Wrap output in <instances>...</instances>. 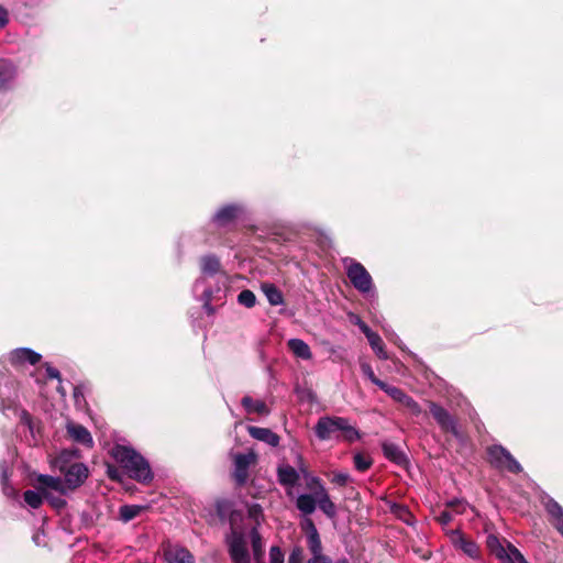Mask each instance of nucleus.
Returning <instances> with one entry per match:
<instances>
[{"mask_svg": "<svg viewBox=\"0 0 563 563\" xmlns=\"http://www.w3.org/2000/svg\"><path fill=\"white\" fill-rule=\"evenodd\" d=\"M525 563H529V562L527 561V562H525Z\"/></svg>", "mask_w": 563, "mask_h": 563, "instance_id": "62", "label": "nucleus"}, {"mask_svg": "<svg viewBox=\"0 0 563 563\" xmlns=\"http://www.w3.org/2000/svg\"><path fill=\"white\" fill-rule=\"evenodd\" d=\"M362 332L364 333V335L366 336L367 340L369 339L371 335H375L376 334L374 331H372L369 329V327L367 324L362 327Z\"/></svg>", "mask_w": 563, "mask_h": 563, "instance_id": "55", "label": "nucleus"}, {"mask_svg": "<svg viewBox=\"0 0 563 563\" xmlns=\"http://www.w3.org/2000/svg\"><path fill=\"white\" fill-rule=\"evenodd\" d=\"M202 294L207 298V300L210 299V297H211V290L210 289H205Z\"/></svg>", "mask_w": 563, "mask_h": 563, "instance_id": "57", "label": "nucleus"}, {"mask_svg": "<svg viewBox=\"0 0 563 563\" xmlns=\"http://www.w3.org/2000/svg\"><path fill=\"white\" fill-rule=\"evenodd\" d=\"M200 269L205 276H214L221 271L220 258L214 254H206L200 257Z\"/></svg>", "mask_w": 563, "mask_h": 563, "instance_id": "22", "label": "nucleus"}, {"mask_svg": "<svg viewBox=\"0 0 563 563\" xmlns=\"http://www.w3.org/2000/svg\"><path fill=\"white\" fill-rule=\"evenodd\" d=\"M249 433L252 438L265 442L271 446L279 444V437L271 429L261 427H249Z\"/></svg>", "mask_w": 563, "mask_h": 563, "instance_id": "20", "label": "nucleus"}, {"mask_svg": "<svg viewBox=\"0 0 563 563\" xmlns=\"http://www.w3.org/2000/svg\"><path fill=\"white\" fill-rule=\"evenodd\" d=\"M305 562V553L303 549L300 547H294L288 556V563H303Z\"/></svg>", "mask_w": 563, "mask_h": 563, "instance_id": "41", "label": "nucleus"}, {"mask_svg": "<svg viewBox=\"0 0 563 563\" xmlns=\"http://www.w3.org/2000/svg\"><path fill=\"white\" fill-rule=\"evenodd\" d=\"M33 541H34L37 545H41V538H40V534H34V536H33Z\"/></svg>", "mask_w": 563, "mask_h": 563, "instance_id": "58", "label": "nucleus"}, {"mask_svg": "<svg viewBox=\"0 0 563 563\" xmlns=\"http://www.w3.org/2000/svg\"><path fill=\"white\" fill-rule=\"evenodd\" d=\"M44 492L26 490L24 492V501L33 509H37L44 500Z\"/></svg>", "mask_w": 563, "mask_h": 563, "instance_id": "34", "label": "nucleus"}, {"mask_svg": "<svg viewBox=\"0 0 563 563\" xmlns=\"http://www.w3.org/2000/svg\"><path fill=\"white\" fill-rule=\"evenodd\" d=\"M18 75L15 64L7 58H0V91H7L13 87Z\"/></svg>", "mask_w": 563, "mask_h": 563, "instance_id": "14", "label": "nucleus"}, {"mask_svg": "<svg viewBox=\"0 0 563 563\" xmlns=\"http://www.w3.org/2000/svg\"><path fill=\"white\" fill-rule=\"evenodd\" d=\"M307 563H332V560L325 555V554H322V555H314V556H311Z\"/></svg>", "mask_w": 563, "mask_h": 563, "instance_id": "49", "label": "nucleus"}, {"mask_svg": "<svg viewBox=\"0 0 563 563\" xmlns=\"http://www.w3.org/2000/svg\"><path fill=\"white\" fill-rule=\"evenodd\" d=\"M250 539H251L253 554H254V559H255L256 563H263V555H264L263 541H262V537L256 528H252V530L250 531Z\"/></svg>", "mask_w": 563, "mask_h": 563, "instance_id": "28", "label": "nucleus"}, {"mask_svg": "<svg viewBox=\"0 0 563 563\" xmlns=\"http://www.w3.org/2000/svg\"><path fill=\"white\" fill-rule=\"evenodd\" d=\"M107 474L111 479H120V471L114 466H108Z\"/></svg>", "mask_w": 563, "mask_h": 563, "instance_id": "53", "label": "nucleus"}, {"mask_svg": "<svg viewBox=\"0 0 563 563\" xmlns=\"http://www.w3.org/2000/svg\"><path fill=\"white\" fill-rule=\"evenodd\" d=\"M40 353L29 347H18L8 354V361L14 367H22L25 364L35 365L41 361Z\"/></svg>", "mask_w": 563, "mask_h": 563, "instance_id": "13", "label": "nucleus"}, {"mask_svg": "<svg viewBox=\"0 0 563 563\" xmlns=\"http://www.w3.org/2000/svg\"><path fill=\"white\" fill-rule=\"evenodd\" d=\"M241 405L249 415L255 413L258 416H267L269 413V409L265 401L254 399L251 396H244L241 400Z\"/></svg>", "mask_w": 563, "mask_h": 563, "instance_id": "21", "label": "nucleus"}, {"mask_svg": "<svg viewBox=\"0 0 563 563\" xmlns=\"http://www.w3.org/2000/svg\"><path fill=\"white\" fill-rule=\"evenodd\" d=\"M361 369H362V373L374 384L376 385L377 387H379V384L383 383V380H380L379 378L376 377V375L374 374V371L372 368V366L367 363H363L361 364Z\"/></svg>", "mask_w": 563, "mask_h": 563, "instance_id": "43", "label": "nucleus"}, {"mask_svg": "<svg viewBox=\"0 0 563 563\" xmlns=\"http://www.w3.org/2000/svg\"><path fill=\"white\" fill-rule=\"evenodd\" d=\"M429 411L438 423L439 428L446 433H451L454 438L460 439L457 420L443 406L434 401H428Z\"/></svg>", "mask_w": 563, "mask_h": 563, "instance_id": "7", "label": "nucleus"}, {"mask_svg": "<svg viewBox=\"0 0 563 563\" xmlns=\"http://www.w3.org/2000/svg\"><path fill=\"white\" fill-rule=\"evenodd\" d=\"M9 22L8 11L5 8L0 5V29L4 27Z\"/></svg>", "mask_w": 563, "mask_h": 563, "instance_id": "51", "label": "nucleus"}, {"mask_svg": "<svg viewBox=\"0 0 563 563\" xmlns=\"http://www.w3.org/2000/svg\"><path fill=\"white\" fill-rule=\"evenodd\" d=\"M486 545L488 550L499 560L506 558V547L503 545L499 538L495 534L487 536Z\"/></svg>", "mask_w": 563, "mask_h": 563, "instance_id": "32", "label": "nucleus"}, {"mask_svg": "<svg viewBox=\"0 0 563 563\" xmlns=\"http://www.w3.org/2000/svg\"><path fill=\"white\" fill-rule=\"evenodd\" d=\"M353 462L354 467L360 472L367 471L373 464V460L368 455L360 452L354 454Z\"/></svg>", "mask_w": 563, "mask_h": 563, "instance_id": "39", "label": "nucleus"}, {"mask_svg": "<svg viewBox=\"0 0 563 563\" xmlns=\"http://www.w3.org/2000/svg\"><path fill=\"white\" fill-rule=\"evenodd\" d=\"M453 520V516L450 511H442L439 516H438V521L443 525V526H446L449 525L451 521Z\"/></svg>", "mask_w": 563, "mask_h": 563, "instance_id": "48", "label": "nucleus"}, {"mask_svg": "<svg viewBox=\"0 0 563 563\" xmlns=\"http://www.w3.org/2000/svg\"><path fill=\"white\" fill-rule=\"evenodd\" d=\"M110 454L130 478L142 484H147L153 479L148 461L133 448L117 444L111 449Z\"/></svg>", "mask_w": 563, "mask_h": 563, "instance_id": "1", "label": "nucleus"}, {"mask_svg": "<svg viewBox=\"0 0 563 563\" xmlns=\"http://www.w3.org/2000/svg\"><path fill=\"white\" fill-rule=\"evenodd\" d=\"M77 457H78L77 450H64L56 457L55 465L57 468H60V466L70 465L74 463L71 461Z\"/></svg>", "mask_w": 563, "mask_h": 563, "instance_id": "36", "label": "nucleus"}, {"mask_svg": "<svg viewBox=\"0 0 563 563\" xmlns=\"http://www.w3.org/2000/svg\"><path fill=\"white\" fill-rule=\"evenodd\" d=\"M249 516L254 519L255 521H258L260 518L263 515L262 507L258 504H251L247 507Z\"/></svg>", "mask_w": 563, "mask_h": 563, "instance_id": "45", "label": "nucleus"}, {"mask_svg": "<svg viewBox=\"0 0 563 563\" xmlns=\"http://www.w3.org/2000/svg\"><path fill=\"white\" fill-rule=\"evenodd\" d=\"M336 563H350V562H349V560H347V559L342 558V559L338 560V562H336Z\"/></svg>", "mask_w": 563, "mask_h": 563, "instance_id": "59", "label": "nucleus"}, {"mask_svg": "<svg viewBox=\"0 0 563 563\" xmlns=\"http://www.w3.org/2000/svg\"><path fill=\"white\" fill-rule=\"evenodd\" d=\"M257 455L250 450L246 453H238L234 455V479L239 485L246 483L249 478V468L255 464Z\"/></svg>", "mask_w": 563, "mask_h": 563, "instance_id": "11", "label": "nucleus"}, {"mask_svg": "<svg viewBox=\"0 0 563 563\" xmlns=\"http://www.w3.org/2000/svg\"><path fill=\"white\" fill-rule=\"evenodd\" d=\"M488 461L495 468L506 470L518 474L522 471L520 463L503 445L494 444L487 448Z\"/></svg>", "mask_w": 563, "mask_h": 563, "instance_id": "4", "label": "nucleus"}, {"mask_svg": "<svg viewBox=\"0 0 563 563\" xmlns=\"http://www.w3.org/2000/svg\"><path fill=\"white\" fill-rule=\"evenodd\" d=\"M229 554L233 563H250L246 537L235 529L227 538Z\"/></svg>", "mask_w": 563, "mask_h": 563, "instance_id": "8", "label": "nucleus"}, {"mask_svg": "<svg viewBox=\"0 0 563 563\" xmlns=\"http://www.w3.org/2000/svg\"><path fill=\"white\" fill-rule=\"evenodd\" d=\"M448 507L453 508L457 514H463L466 509V503L454 498L448 503Z\"/></svg>", "mask_w": 563, "mask_h": 563, "instance_id": "46", "label": "nucleus"}, {"mask_svg": "<svg viewBox=\"0 0 563 563\" xmlns=\"http://www.w3.org/2000/svg\"><path fill=\"white\" fill-rule=\"evenodd\" d=\"M205 308H206L209 312H211V311H212V308L210 307V305H209L208 302H206V303H205Z\"/></svg>", "mask_w": 563, "mask_h": 563, "instance_id": "60", "label": "nucleus"}, {"mask_svg": "<svg viewBox=\"0 0 563 563\" xmlns=\"http://www.w3.org/2000/svg\"><path fill=\"white\" fill-rule=\"evenodd\" d=\"M287 346L295 356L301 360L308 361L312 357L310 346L301 339L288 340Z\"/></svg>", "mask_w": 563, "mask_h": 563, "instance_id": "25", "label": "nucleus"}, {"mask_svg": "<svg viewBox=\"0 0 563 563\" xmlns=\"http://www.w3.org/2000/svg\"><path fill=\"white\" fill-rule=\"evenodd\" d=\"M59 393H62L63 395L65 394V391L63 390V387H59L58 388Z\"/></svg>", "mask_w": 563, "mask_h": 563, "instance_id": "61", "label": "nucleus"}, {"mask_svg": "<svg viewBox=\"0 0 563 563\" xmlns=\"http://www.w3.org/2000/svg\"><path fill=\"white\" fill-rule=\"evenodd\" d=\"M144 510L140 505H123L119 509V518L123 522H129L137 517Z\"/></svg>", "mask_w": 563, "mask_h": 563, "instance_id": "30", "label": "nucleus"}, {"mask_svg": "<svg viewBox=\"0 0 563 563\" xmlns=\"http://www.w3.org/2000/svg\"><path fill=\"white\" fill-rule=\"evenodd\" d=\"M238 302L246 308H253L256 303V296L250 289H244L238 295Z\"/></svg>", "mask_w": 563, "mask_h": 563, "instance_id": "40", "label": "nucleus"}, {"mask_svg": "<svg viewBox=\"0 0 563 563\" xmlns=\"http://www.w3.org/2000/svg\"><path fill=\"white\" fill-rule=\"evenodd\" d=\"M352 481L350 474L345 472H334L331 482L340 487L347 485Z\"/></svg>", "mask_w": 563, "mask_h": 563, "instance_id": "42", "label": "nucleus"}, {"mask_svg": "<svg viewBox=\"0 0 563 563\" xmlns=\"http://www.w3.org/2000/svg\"><path fill=\"white\" fill-rule=\"evenodd\" d=\"M7 410H12L14 413H16L20 418V424L24 428H26L34 441V443L37 442L36 434L38 433V426L36 422H34L31 415L25 411L21 410L19 411L14 407V398L11 397V393L8 394L3 391L2 388H0V411L5 413Z\"/></svg>", "mask_w": 563, "mask_h": 563, "instance_id": "6", "label": "nucleus"}, {"mask_svg": "<svg viewBox=\"0 0 563 563\" xmlns=\"http://www.w3.org/2000/svg\"><path fill=\"white\" fill-rule=\"evenodd\" d=\"M0 478L3 494L7 497H14L16 490L9 484V464L5 461L0 463Z\"/></svg>", "mask_w": 563, "mask_h": 563, "instance_id": "29", "label": "nucleus"}, {"mask_svg": "<svg viewBox=\"0 0 563 563\" xmlns=\"http://www.w3.org/2000/svg\"><path fill=\"white\" fill-rule=\"evenodd\" d=\"M446 534L452 543V545L462 551L465 555L473 560H478L481 558V550L478 544L467 538L461 530L454 529L446 531Z\"/></svg>", "mask_w": 563, "mask_h": 563, "instance_id": "10", "label": "nucleus"}, {"mask_svg": "<svg viewBox=\"0 0 563 563\" xmlns=\"http://www.w3.org/2000/svg\"><path fill=\"white\" fill-rule=\"evenodd\" d=\"M351 321L358 327V329L362 331V327L366 325L364 321L361 320L360 317L352 314Z\"/></svg>", "mask_w": 563, "mask_h": 563, "instance_id": "54", "label": "nucleus"}, {"mask_svg": "<svg viewBox=\"0 0 563 563\" xmlns=\"http://www.w3.org/2000/svg\"><path fill=\"white\" fill-rule=\"evenodd\" d=\"M269 563H285V555L279 547L275 545L271 548Z\"/></svg>", "mask_w": 563, "mask_h": 563, "instance_id": "44", "label": "nucleus"}, {"mask_svg": "<svg viewBox=\"0 0 563 563\" xmlns=\"http://www.w3.org/2000/svg\"><path fill=\"white\" fill-rule=\"evenodd\" d=\"M203 284V278H199L196 280L195 285H194V289L197 290L199 288L200 285Z\"/></svg>", "mask_w": 563, "mask_h": 563, "instance_id": "56", "label": "nucleus"}, {"mask_svg": "<svg viewBox=\"0 0 563 563\" xmlns=\"http://www.w3.org/2000/svg\"><path fill=\"white\" fill-rule=\"evenodd\" d=\"M167 563H195L192 554L184 547H170L165 551Z\"/></svg>", "mask_w": 563, "mask_h": 563, "instance_id": "18", "label": "nucleus"}, {"mask_svg": "<svg viewBox=\"0 0 563 563\" xmlns=\"http://www.w3.org/2000/svg\"><path fill=\"white\" fill-rule=\"evenodd\" d=\"M58 470L62 474H64V484L67 492L74 490L81 486L89 474L88 467L80 462H74L70 465L60 466Z\"/></svg>", "mask_w": 563, "mask_h": 563, "instance_id": "9", "label": "nucleus"}, {"mask_svg": "<svg viewBox=\"0 0 563 563\" xmlns=\"http://www.w3.org/2000/svg\"><path fill=\"white\" fill-rule=\"evenodd\" d=\"M384 332H385L386 338H387L389 341H391V342H394L395 344H398V345H399V343H398V342L400 341V339H399V336H398V335H397L393 330H388V329H385V328H384Z\"/></svg>", "mask_w": 563, "mask_h": 563, "instance_id": "52", "label": "nucleus"}, {"mask_svg": "<svg viewBox=\"0 0 563 563\" xmlns=\"http://www.w3.org/2000/svg\"><path fill=\"white\" fill-rule=\"evenodd\" d=\"M367 341H368L371 347L373 349V351L375 352V354L380 360H388V354L386 353V351L384 349L383 340L377 333L375 335H371Z\"/></svg>", "mask_w": 563, "mask_h": 563, "instance_id": "35", "label": "nucleus"}, {"mask_svg": "<svg viewBox=\"0 0 563 563\" xmlns=\"http://www.w3.org/2000/svg\"><path fill=\"white\" fill-rule=\"evenodd\" d=\"M313 430L321 441L336 439L353 443L361 439V432L350 423L349 419L339 416L320 417Z\"/></svg>", "mask_w": 563, "mask_h": 563, "instance_id": "2", "label": "nucleus"}, {"mask_svg": "<svg viewBox=\"0 0 563 563\" xmlns=\"http://www.w3.org/2000/svg\"><path fill=\"white\" fill-rule=\"evenodd\" d=\"M37 482L40 485V489L42 492L49 490L59 493L60 495L67 494L66 486L60 477H55L51 475H40Z\"/></svg>", "mask_w": 563, "mask_h": 563, "instance_id": "17", "label": "nucleus"}, {"mask_svg": "<svg viewBox=\"0 0 563 563\" xmlns=\"http://www.w3.org/2000/svg\"><path fill=\"white\" fill-rule=\"evenodd\" d=\"M68 435L77 443L91 448L93 440L88 429L81 424L75 422H68L66 426Z\"/></svg>", "mask_w": 563, "mask_h": 563, "instance_id": "16", "label": "nucleus"}, {"mask_svg": "<svg viewBox=\"0 0 563 563\" xmlns=\"http://www.w3.org/2000/svg\"><path fill=\"white\" fill-rule=\"evenodd\" d=\"M343 264L347 278L358 292H375L373 278L363 264L350 257L344 258Z\"/></svg>", "mask_w": 563, "mask_h": 563, "instance_id": "3", "label": "nucleus"}, {"mask_svg": "<svg viewBox=\"0 0 563 563\" xmlns=\"http://www.w3.org/2000/svg\"><path fill=\"white\" fill-rule=\"evenodd\" d=\"M506 558H500L499 561L501 563H525L527 560L522 555V553L510 542H507L506 547Z\"/></svg>", "mask_w": 563, "mask_h": 563, "instance_id": "31", "label": "nucleus"}, {"mask_svg": "<svg viewBox=\"0 0 563 563\" xmlns=\"http://www.w3.org/2000/svg\"><path fill=\"white\" fill-rule=\"evenodd\" d=\"M314 486L312 485V488ZM297 509L305 516H309L314 512L317 508V495L316 490L313 494H300L296 499Z\"/></svg>", "mask_w": 563, "mask_h": 563, "instance_id": "23", "label": "nucleus"}, {"mask_svg": "<svg viewBox=\"0 0 563 563\" xmlns=\"http://www.w3.org/2000/svg\"><path fill=\"white\" fill-rule=\"evenodd\" d=\"M44 498L54 509L58 511L64 509L66 506L64 495H60L59 493L44 490Z\"/></svg>", "mask_w": 563, "mask_h": 563, "instance_id": "33", "label": "nucleus"}, {"mask_svg": "<svg viewBox=\"0 0 563 563\" xmlns=\"http://www.w3.org/2000/svg\"><path fill=\"white\" fill-rule=\"evenodd\" d=\"M312 485L316 486L317 506L320 510L329 518H334L336 515V507L330 499V496L321 483L319 477H312L309 487L312 489Z\"/></svg>", "mask_w": 563, "mask_h": 563, "instance_id": "12", "label": "nucleus"}, {"mask_svg": "<svg viewBox=\"0 0 563 563\" xmlns=\"http://www.w3.org/2000/svg\"><path fill=\"white\" fill-rule=\"evenodd\" d=\"M46 375L48 378H52V379H60L59 371L49 365L46 366Z\"/></svg>", "mask_w": 563, "mask_h": 563, "instance_id": "50", "label": "nucleus"}, {"mask_svg": "<svg viewBox=\"0 0 563 563\" xmlns=\"http://www.w3.org/2000/svg\"><path fill=\"white\" fill-rule=\"evenodd\" d=\"M383 453L390 462L404 466L407 463V456L401 448L391 442H384L382 444Z\"/></svg>", "mask_w": 563, "mask_h": 563, "instance_id": "19", "label": "nucleus"}, {"mask_svg": "<svg viewBox=\"0 0 563 563\" xmlns=\"http://www.w3.org/2000/svg\"><path fill=\"white\" fill-rule=\"evenodd\" d=\"M261 289L264 292L269 305L280 306L284 303V295L276 285L272 283H262Z\"/></svg>", "mask_w": 563, "mask_h": 563, "instance_id": "26", "label": "nucleus"}, {"mask_svg": "<svg viewBox=\"0 0 563 563\" xmlns=\"http://www.w3.org/2000/svg\"><path fill=\"white\" fill-rule=\"evenodd\" d=\"M399 405L405 407L409 411V413L415 417L420 416L422 412L420 405L408 394L405 395Z\"/></svg>", "mask_w": 563, "mask_h": 563, "instance_id": "38", "label": "nucleus"}, {"mask_svg": "<svg viewBox=\"0 0 563 563\" xmlns=\"http://www.w3.org/2000/svg\"><path fill=\"white\" fill-rule=\"evenodd\" d=\"M378 388L384 390L394 401L398 404H400V401L406 395V393L402 389L396 386L388 385L385 382L380 383Z\"/></svg>", "mask_w": 563, "mask_h": 563, "instance_id": "37", "label": "nucleus"}, {"mask_svg": "<svg viewBox=\"0 0 563 563\" xmlns=\"http://www.w3.org/2000/svg\"><path fill=\"white\" fill-rule=\"evenodd\" d=\"M278 481L284 486H295L299 481L298 472L290 465L278 467Z\"/></svg>", "mask_w": 563, "mask_h": 563, "instance_id": "27", "label": "nucleus"}, {"mask_svg": "<svg viewBox=\"0 0 563 563\" xmlns=\"http://www.w3.org/2000/svg\"><path fill=\"white\" fill-rule=\"evenodd\" d=\"M74 399L76 406L80 407L82 402H85L84 390L81 386L74 387Z\"/></svg>", "mask_w": 563, "mask_h": 563, "instance_id": "47", "label": "nucleus"}, {"mask_svg": "<svg viewBox=\"0 0 563 563\" xmlns=\"http://www.w3.org/2000/svg\"><path fill=\"white\" fill-rule=\"evenodd\" d=\"M543 506L550 517V522L563 537V507L550 496L543 499Z\"/></svg>", "mask_w": 563, "mask_h": 563, "instance_id": "15", "label": "nucleus"}, {"mask_svg": "<svg viewBox=\"0 0 563 563\" xmlns=\"http://www.w3.org/2000/svg\"><path fill=\"white\" fill-rule=\"evenodd\" d=\"M307 526L309 528V532L307 536V544L311 553V556L322 555V543L316 526L311 520H308Z\"/></svg>", "mask_w": 563, "mask_h": 563, "instance_id": "24", "label": "nucleus"}, {"mask_svg": "<svg viewBox=\"0 0 563 563\" xmlns=\"http://www.w3.org/2000/svg\"><path fill=\"white\" fill-rule=\"evenodd\" d=\"M245 208L242 203L221 206L212 216L211 224L218 229H231L243 218Z\"/></svg>", "mask_w": 563, "mask_h": 563, "instance_id": "5", "label": "nucleus"}]
</instances>
